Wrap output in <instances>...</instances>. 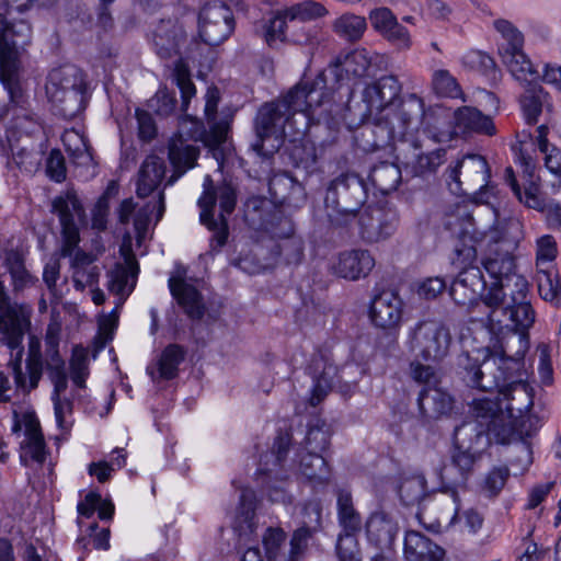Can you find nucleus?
<instances>
[{
  "instance_id": "obj_28",
  "label": "nucleus",
  "mask_w": 561,
  "mask_h": 561,
  "mask_svg": "<svg viewBox=\"0 0 561 561\" xmlns=\"http://www.w3.org/2000/svg\"><path fill=\"white\" fill-rule=\"evenodd\" d=\"M233 529L239 536V545L248 546L254 541L256 530L255 522V493L244 488L240 494V507L233 523Z\"/></svg>"
},
{
  "instance_id": "obj_14",
  "label": "nucleus",
  "mask_w": 561,
  "mask_h": 561,
  "mask_svg": "<svg viewBox=\"0 0 561 561\" xmlns=\"http://www.w3.org/2000/svg\"><path fill=\"white\" fill-rule=\"evenodd\" d=\"M399 215L394 208L368 206L358 215L359 236L367 243H377L394 234Z\"/></svg>"
},
{
  "instance_id": "obj_51",
  "label": "nucleus",
  "mask_w": 561,
  "mask_h": 561,
  "mask_svg": "<svg viewBox=\"0 0 561 561\" xmlns=\"http://www.w3.org/2000/svg\"><path fill=\"white\" fill-rule=\"evenodd\" d=\"M446 150L436 149L428 153H417L413 160L407 162L405 168L410 169L415 176H423L426 173L435 172L445 161Z\"/></svg>"
},
{
  "instance_id": "obj_46",
  "label": "nucleus",
  "mask_w": 561,
  "mask_h": 561,
  "mask_svg": "<svg viewBox=\"0 0 561 561\" xmlns=\"http://www.w3.org/2000/svg\"><path fill=\"white\" fill-rule=\"evenodd\" d=\"M219 102V92L216 88L208 89L205 103V115L210 125V136L214 145L218 146L226 140L229 125L227 122L216 123V112Z\"/></svg>"
},
{
  "instance_id": "obj_57",
  "label": "nucleus",
  "mask_w": 561,
  "mask_h": 561,
  "mask_svg": "<svg viewBox=\"0 0 561 561\" xmlns=\"http://www.w3.org/2000/svg\"><path fill=\"white\" fill-rule=\"evenodd\" d=\"M558 244L553 236L545 234L536 240V270L553 268Z\"/></svg>"
},
{
  "instance_id": "obj_63",
  "label": "nucleus",
  "mask_w": 561,
  "mask_h": 561,
  "mask_svg": "<svg viewBox=\"0 0 561 561\" xmlns=\"http://www.w3.org/2000/svg\"><path fill=\"white\" fill-rule=\"evenodd\" d=\"M286 540L282 528L268 527L263 536V546L268 561H277L280 549Z\"/></svg>"
},
{
  "instance_id": "obj_15",
  "label": "nucleus",
  "mask_w": 561,
  "mask_h": 561,
  "mask_svg": "<svg viewBox=\"0 0 561 561\" xmlns=\"http://www.w3.org/2000/svg\"><path fill=\"white\" fill-rule=\"evenodd\" d=\"M471 434L468 425L458 427L455 432V449L451 454V465L457 468L459 476L456 478L450 477V468L445 467L442 470V480H448L454 484H462L467 481L468 476L471 473L476 461L481 457L484 448L481 444H476V439L466 445L461 436Z\"/></svg>"
},
{
  "instance_id": "obj_27",
  "label": "nucleus",
  "mask_w": 561,
  "mask_h": 561,
  "mask_svg": "<svg viewBox=\"0 0 561 561\" xmlns=\"http://www.w3.org/2000/svg\"><path fill=\"white\" fill-rule=\"evenodd\" d=\"M25 48L9 47L0 44V80L8 90L11 100L14 101L21 93L19 75L22 67V55Z\"/></svg>"
},
{
  "instance_id": "obj_55",
  "label": "nucleus",
  "mask_w": 561,
  "mask_h": 561,
  "mask_svg": "<svg viewBox=\"0 0 561 561\" xmlns=\"http://www.w3.org/2000/svg\"><path fill=\"white\" fill-rule=\"evenodd\" d=\"M426 493V480L422 474L403 478L399 486V494L405 505L419 503Z\"/></svg>"
},
{
  "instance_id": "obj_58",
  "label": "nucleus",
  "mask_w": 561,
  "mask_h": 561,
  "mask_svg": "<svg viewBox=\"0 0 561 561\" xmlns=\"http://www.w3.org/2000/svg\"><path fill=\"white\" fill-rule=\"evenodd\" d=\"M432 87L436 94L447 98H460L462 92L456 78L445 69H437L432 75Z\"/></svg>"
},
{
  "instance_id": "obj_11",
  "label": "nucleus",
  "mask_w": 561,
  "mask_h": 561,
  "mask_svg": "<svg viewBox=\"0 0 561 561\" xmlns=\"http://www.w3.org/2000/svg\"><path fill=\"white\" fill-rule=\"evenodd\" d=\"M447 176L453 192L466 194L468 190L479 187V192L473 195L474 203H489L488 184L491 174L489 164L482 156H463L455 165L448 168Z\"/></svg>"
},
{
  "instance_id": "obj_33",
  "label": "nucleus",
  "mask_w": 561,
  "mask_h": 561,
  "mask_svg": "<svg viewBox=\"0 0 561 561\" xmlns=\"http://www.w3.org/2000/svg\"><path fill=\"white\" fill-rule=\"evenodd\" d=\"M164 174V161L157 156H148L138 172L137 196L145 198L152 194L159 187Z\"/></svg>"
},
{
  "instance_id": "obj_26",
  "label": "nucleus",
  "mask_w": 561,
  "mask_h": 561,
  "mask_svg": "<svg viewBox=\"0 0 561 561\" xmlns=\"http://www.w3.org/2000/svg\"><path fill=\"white\" fill-rule=\"evenodd\" d=\"M375 267V259L368 250L355 249L342 252L334 265V273L350 280L366 277Z\"/></svg>"
},
{
  "instance_id": "obj_45",
  "label": "nucleus",
  "mask_w": 561,
  "mask_h": 561,
  "mask_svg": "<svg viewBox=\"0 0 561 561\" xmlns=\"http://www.w3.org/2000/svg\"><path fill=\"white\" fill-rule=\"evenodd\" d=\"M64 146L73 160L80 165H88L92 161V154L85 137L75 129L66 130L62 135Z\"/></svg>"
},
{
  "instance_id": "obj_31",
  "label": "nucleus",
  "mask_w": 561,
  "mask_h": 561,
  "mask_svg": "<svg viewBox=\"0 0 561 561\" xmlns=\"http://www.w3.org/2000/svg\"><path fill=\"white\" fill-rule=\"evenodd\" d=\"M0 332L2 340L16 347L24 336L23 319L18 311L10 305L9 297L5 294L4 285L0 280Z\"/></svg>"
},
{
  "instance_id": "obj_34",
  "label": "nucleus",
  "mask_w": 561,
  "mask_h": 561,
  "mask_svg": "<svg viewBox=\"0 0 561 561\" xmlns=\"http://www.w3.org/2000/svg\"><path fill=\"white\" fill-rule=\"evenodd\" d=\"M21 448V460L25 465L30 460L43 463L46 459V445L39 422L31 415L25 417V439Z\"/></svg>"
},
{
  "instance_id": "obj_64",
  "label": "nucleus",
  "mask_w": 561,
  "mask_h": 561,
  "mask_svg": "<svg viewBox=\"0 0 561 561\" xmlns=\"http://www.w3.org/2000/svg\"><path fill=\"white\" fill-rule=\"evenodd\" d=\"M311 537V530L308 527L296 529L290 539L289 552L284 561H300L308 548V541Z\"/></svg>"
},
{
  "instance_id": "obj_17",
  "label": "nucleus",
  "mask_w": 561,
  "mask_h": 561,
  "mask_svg": "<svg viewBox=\"0 0 561 561\" xmlns=\"http://www.w3.org/2000/svg\"><path fill=\"white\" fill-rule=\"evenodd\" d=\"M446 228L460 240L463 241V248H456L458 256L466 260H473L477 255L474 247L478 240V232L472 217V213L467 204H458L446 215Z\"/></svg>"
},
{
  "instance_id": "obj_42",
  "label": "nucleus",
  "mask_w": 561,
  "mask_h": 561,
  "mask_svg": "<svg viewBox=\"0 0 561 561\" xmlns=\"http://www.w3.org/2000/svg\"><path fill=\"white\" fill-rule=\"evenodd\" d=\"M369 179L381 194H389L397 190L401 181V170L394 163L381 162L371 169Z\"/></svg>"
},
{
  "instance_id": "obj_53",
  "label": "nucleus",
  "mask_w": 561,
  "mask_h": 561,
  "mask_svg": "<svg viewBox=\"0 0 561 561\" xmlns=\"http://www.w3.org/2000/svg\"><path fill=\"white\" fill-rule=\"evenodd\" d=\"M526 92L520 98V106L527 124L533 125L538 121L542 111V89L538 83L526 85Z\"/></svg>"
},
{
  "instance_id": "obj_41",
  "label": "nucleus",
  "mask_w": 561,
  "mask_h": 561,
  "mask_svg": "<svg viewBox=\"0 0 561 561\" xmlns=\"http://www.w3.org/2000/svg\"><path fill=\"white\" fill-rule=\"evenodd\" d=\"M378 56L366 48H355L346 54L343 58H337L335 61L336 67L342 69L350 76L364 77L367 75L369 67L375 58Z\"/></svg>"
},
{
  "instance_id": "obj_13",
  "label": "nucleus",
  "mask_w": 561,
  "mask_h": 561,
  "mask_svg": "<svg viewBox=\"0 0 561 561\" xmlns=\"http://www.w3.org/2000/svg\"><path fill=\"white\" fill-rule=\"evenodd\" d=\"M232 10L221 1L206 3L198 14V36L209 46H217L234 31Z\"/></svg>"
},
{
  "instance_id": "obj_38",
  "label": "nucleus",
  "mask_w": 561,
  "mask_h": 561,
  "mask_svg": "<svg viewBox=\"0 0 561 561\" xmlns=\"http://www.w3.org/2000/svg\"><path fill=\"white\" fill-rule=\"evenodd\" d=\"M331 31L342 41L355 43L362 39L366 30L367 22L362 15L353 12H344L331 22Z\"/></svg>"
},
{
  "instance_id": "obj_22",
  "label": "nucleus",
  "mask_w": 561,
  "mask_h": 561,
  "mask_svg": "<svg viewBox=\"0 0 561 561\" xmlns=\"http://www.w3.org/2000/svg\"><path fill=\"white\" fill-rule=\"evenodd\" d=\"M401 84L394 76H383L368 84L363 91V101L367 104L369 115L382 111L394 101L401 92Z\"/></svg>"
},
{
  "instance_id": "obj_4",
  "label": "nucleus",
  "mask_w": 561,
  "mask_h": 561,
  "mask_svg": "<svg viewBox=\"0 0 561 561\" xmlns=\"http://www.w3.org/2000/svg\"><path fill=\"white\" fill-rule=\"evenodd\" d=\"M519 363L514 359L492 356L488 350L474 354L466 353L459 357L460 375L471 388L484 392L497 391L504 399L525 398L530 403L528 385L513 375Z\"/></svg>"
},
{
  "instance_id": "obj_61",
  "label": "nucleus",
  "mask_w": 561,
  "mask_h": 561,
  "mask_svg": "<svg viewBox=\"0 0 561 561\" xmlns=\"http://www.w3.org/2000/svg\"><path fill=\"white\" fill-rule=\"evenodd\" d=\"M423 359H414L410 363V377L424 388H434L439 385V376L437 370L422 363Z\"/></svg>"
},
{
  "instance_id": "obj_10",
  "label": "nucleus",
  "mask_w": 561,
  "mask_h": 561,
  "mask_svg": "<svg viewBox=\"0 0 561 561\" xmlns=\"http://www.w3.org/2000/svg\"><path fill=\"white\" fill-rule=\"evenodd\" d=\"M453 335L448 325L439 320L417 321L409 328L405 345L416 359L440 363L449 354Z\"/></svg>"
},
{
  "instance_id": "obj_37",
  "label": "nucleus",
  "mask_w": 561,
  "mask_h": 561,
  "mask_svg": "<svg viewBox=\"0 0 561 561\" xmlns=\"http://www.w3.org/2000/svg\"><path fill=\"white\" fill-rule=\"evenodd\" d=\"M417 402L421 413L432 419L447 414L453 408L450 394L438 386L434 388H423Z\"/></svg>"
},
{
  "instance_id": "obj_19",
  "label": "nucleus",
  "mask_w": 561,
  "mask_h": 561,
  "mask_svg": "<svg viewBox=\"0 0 561 561\" xmlns=\"http://www.w3.org/2000/svg\"><path fill=\"white\" fill-rule=\"evenodd\" d=\"M164 210L165 205L163 192H159L157 199L153 203L149 202L145 204L137 211L136 203L133 201V198H126L121 203L117 210L118 221L122 225H128L130 218L134 216V229L136 232V239L137 242L140 243L141 240L146 237L153 211H156L157 221H159L162 218Z\"/></svg>"
},
{
  "instance_id": "obj_54",
  "label": "nucleus",
  "mask_w": 561,
  "mask_h": 561,
  "mask_svg": "<svg viewBox=\"0 0 561 561\" xmlns=\"http://www.w3.org/2000/svg\"><path fill=\"white\" fill-rule=\"evenodd\" d=\"M172 78L181 91L182 111L186 112L190 100L196 94V88L191 79L190 68L182 59L175 62Z\"/></svg>"
},
{
  "instance_id": "obj_43",
  "label": "nucleus",
  "mask_w": 561,
  "mask_h": 561,
  "mask_svg": "<svg viewBox=\"0 0 561 561\" xmlns=\"http://www.w3.org/2000/svg\"><path fill=\"white\" fill-rule=\"evenodd\" d=\"M31 39V27L24 21L15 23L9 22L4 16L0 15V44L5 43L11 47L25 48Z\"/></svg>"
},
{
  "instance_id": "obj_1",
  "label": "nucleus",
  "mask_w": 561,
  "mask_h": 561,
  "mask_svg": "<svg viewBox=\"0 0 561 561\" xmlns=\"http://www.w3.org/2000/svg\"><path fill=\"white\" fill-rule=\"evenodd\" d=\"M331 93L323 71L312 80H301L282 98L262 105L255 117L256 140L251 149L270 158L280 146L283 137L305 135L314 111L329 103Z\"/></svg>"
},
{
  "instance_id": "obj_2",
  "label": "nucleus",
  "mask_w": 561,
  "mask_h": 561,
  "mask_svg": "<svg viewBox=\"0 0 561 561\" xmlns=\"http://www.w3.org/2000/svg\"><path fill=\"white\" fill-rule=\"evenodd\" d=\"M483 266L493 279L482 297L485 325L495 334L504 329L525 334L536 313L529 300V284L516 273L514 255L508 250H494Z\"/></svg>"
},
{
  "instance_id": "obj_44",
  "label": "nucleus",
  "mask_w": 561,
  "mask_h": 561,
  "mask_svg": "<svg viewBox=\"0 0 561 561\" xmlns=\"http://www.w3.org/2000/svg\"><path fill=\"white\" fill-rule=\"evenodd\" d=\"M536 271V282L540 297L556 306L561 305V279H559L554 268Z\"/></svg>"
},
{
  "instance_id": "obj_60",
  "label": "nucleus",
  "mask_w": 561,
  "mask_h": 561,
  "mask_svg": "<svg viewBox=\"0 0 561 561\" xmlns=\"http://www.w3.org/2000/svg\"><path fill=\"white\" fill-rule=\"evenodd\" d=\"M46 369L48 377L54 385L51 399L64 398L62 394L68 387V376L66 373L65 360L57 357L53 360H47Z\"/></svg>"
},
{
  "instance_id": "obj_9",
  "label": "nucleus",
  "mask_w": 561,
  "mask_h": 561,
  "mask_svg": "<svg viewBox=\"0 0 561 561\" xmlns=\"http://www.w3.org/2000/svg\"><path fill=\"white\" fill-rule=\"evenodd\" d=\"M367 199L366 185L357 174H343L334 179L324 198L328 216L333 224L347 225L356 217Z\"/></svg>"
},
{
  "instance_id": "obj_3",
  "label": "nucleus",
  "mask_w": 561,
  "mask_h": 561,
  "mask_svg": "<svg viewBox=\"0 0 561 561\" xmlns=\"http://www.w3.org/2000/svg\"><path fill=\"white\" fill-rule=\"evenodd\" d=\"M51 211L58 216L61 226V255L70 257L72 282L77 290L93 287L99 283L100 268L94 265L95 256L78 249L80 242L79 224L84 217L83 206L77 194L67 191L57 196L51 204Z\"/></svg>"
},
{
  "instance_id": "obj_48",
  "label": "nucleus",
  "mask_w": 561,
  "mask_h": 561,
  "mask_svg": "<svg viewBox=\"0 0 561 561\" xmlns=\"http://www.w3.org/2000/svg\"><path fill=\"white\" fill-rule=\"evenodd\" d=\"M495 30L501 34L502 42L499 44V55L504 56V51L514 53L523 49V34L507 20L494 21Z\"/></svg>"
},
{
  "instance_id": "obj_32",
  "label": "nucleus",
  "mask_w": 561,
  "mask_h": 561,
  "mask_svg": "<svg viewBox=\"0 0 561 561\" xmlns=\"http://www.w3.org/2000/svg\"><path fill=\"white\" fill-rule=\"evenodd\" d=\"M444 550L419 531H407L404 557L408 561H442Z\"/></svg>"
},
{
  "instance_id": "obj_35",
  "label": "nucleus",
  "mask_w": 561,
  "mask_h": 561,
  "mask_svg": "<svg viewBox=\"0 0 561 561\" xmlns=\"http://www.w3.org/2000/svg\"><path fill=\"white\" fill-rule=\"evenodd\" d=\"M470 433L476 438V444H481L483 448L488 447L492 439L497 444L506 445L514 440L515 431L502 413L486 423L488 433L484 434L478 426L468 425Z\"/></svg>"
},
{
  "instance_id": "obj_20",
  "label": "nucleus",
  "mask_w": 561,
  "mask_h": 561,
  "mask_svg": "<svg viewBox=\"0 0 561 561\" xmlns=\"http://www.w3.org/2000/svg\"><path fill=\"white\" fill-rule=\"evenodd\" d=\"M486 283L481 268L477 265L463 267L454 279L449 288L453 300L460 306H468L479 297H483Z\"/></svg>"
},
{
  "instance_id": "obj_47",
  "label": "nucleus",
  "mask_w": 561,
  "mask_h": 561,
  "mask_svg": "<svg viewBox=\"0 0 561 561\" xmlns=\"http://www.w3.org/2000/svg\"><path fill=\"white\" fill-rule=\"evenodd\" d=\"M185 350L179 344L168 345L157 363L159 378L170 380L176 377L179 365L184 360Z\"/></svg>"
},
{
  "instance_id": "obj_30",
  "label": "nucleus",
  "mask_w": 561,
  "mask_h": 561,
  "mask_svg": "<svg viewBox=\"0 0 561 561\" xmlns=\"http://www.w3.org/2000/svg\"><path fill=\"white\" fill-rule=\"evenodd\" d=\"M312 377L311 397L309 402L312 407L319 404L330 392L333 378L336 375V367L329 363L324 356L314 355L309 366Z\"/></svg>"
},
{
  "instance_id": "obj_8",
  "label": "nucleus",
  "mask_w": 561,
  "mask_h": 561,
  "mask_svg": "<svg viewBox=\"0 0 561 561\" xmlns=\"http://www.w3.org/2000/svg\"><path fill=\"white\" fill-rule=\"evenodd\" d=\"M328 14V10L313 0H306L282 10L273 11L267 18L261 20L255 27L268 47L275 48L287 43L289 27L297 21L308 22Z\"/></svg>"
},
{
  "instance_id": "obj_12",
  "label": "nucleus",
  "mask_w": 561,
  "mask_h": 561,
  "mask_svg": "<svg viewBox=\"0 0 561 561\" xmlns=\"http://www.w3.org/2000/svg\"><path fill=\"white\" fill-rule=\"evenodd\" d=\"M3 341L11 350L12 358L8 363V369L13 377L15 390L24 394L30 393L38 387L43 376L41 343L35 337L30 340L27 357L23 363L22 341L16 347L11 346L7 340Z\"/></svg>"
},
{
  "instance_id": "obj_62",
  "label": "nucleus",
  "mask_w": 561,
  "mask_h": 561,
  "mask_svg": "<svg viewBox=\"0 0 561 561\" xmlns=\"http://www.w3.org/2000/svg\"><path fill=\"white\" fill-rule=\"evenodd\" d=\"M356 535L340 533L335 546L339 561H360Z\"/></svg>"
},
{
  "instance_id": "obj_52",
  "label": "nucleus",
  "mask_w": 561,
  "mask_h": 561,
  "mask_svg": "<svg viewBox=\"0 0 561 561\" xmlns=\"http://www.w3.org/2000/svg\"><path fill=\"white\" fill-rule=\"evenodd\" d=\"M449 495L454 512L450 517L449 525H455L456 523L463 520L465 527L470 533H477L482 527L483 524L482 515L473 508H469L460 513V502L458 493L454 489H450Z\"/></svg>"
},
{
  "instance_id": "obj_16",
  "label": "nucleus",
  "mask_w": 561,
  "mask_h": 561,
  "mask_svg": "<svg viewBox=\"0 0 561 561\" xmlns=\"http://www.w3.org/2000/svg\"><path fill=\"white\" fill-rule=\"evenodd\" d=\"M149 36L156 54L161 59H170L179 55L187 38L184 25L174 18L158 21Z\"/></svg>"
},
{
  "instance_id": "obj_56",
  "label": "nucleus",
  "mask_w": 561,
  "mask_h": 561,
  "mask_svg": "<svg viewBox=\"0 0 561 561\" xmlns=\"http://www.w3.org/2000/svg\"><path fill=\"white\" fill-rule=\"evenodd\" d=\"M506 181L508 182L512 191L515 196L519 199V202L524 203L527 207L534 209H541L543 207V201L539 194V187L535 183H530L527 187H525L524 192H522L520 187L517 184V181L514 176V172L512 168H507L505 170Z\"/></svg>"
},
{
  "instance_id": "obj_25",
  "label": "nucleus",
  "mask_w": 561,
  "mask_h": 561,
  "mask_svg": "<svg viewBox=\"0 0 561 561\" xmlns=\"http://www.w3.org/2000/svg\"><path fill=\"white\" fill-rule=\"evenodd\" d=\"M454 133L456 135L481 134L493 136L496 134L492 117L472 106L457 108L454 113Z\"/></svg>"
},
{
  "instance_id": "obj_23",
  "label": "nucleus",
  "mask_w": 561,
  "mask_h": 561,
  "mask_svg": "<svg viewBox=\"0 0 561 561\" xmlns=\"http://www.w3.org/2000/svg\"><path fill=\"white\" fill-rule=\"evenodd\" d=\"M169 288L191 320H201L206 311L201 293L184 280V273L180 271L169 278Z\"/></svg>"
},
{
  "instance_id": "obj_5",
  "label": "nucleus",
  "mask_w": 561,
  "mask_h": 561,
  "mask_svg": "<svg viewBox=\"0 0 561 561\" xmlns=\"http://www.w3.org/2000/svg\"><path fill=\"white\" fill-rule=\"evenodd\" d=\"M371 116L375 123L365 125L360 137L364 150L375 151L417 130L424 116V102L416 94H409L399 104L388 105Z\"/></svg>"
},
{
  "instance_id": "obj_29",
  "label": "nucleus",
  "mask_w": 561,
  "mask_h": 561,
  "mask_svg": "<svg viewBox=\"0 0 561 561\" xmlns=\"http://www.w3.org/2000/svg\"><path fill=\"white\" fill-rule=\"evenodd\" d=\"M365 530L368 541L383 551L391 548L398 533V525L385 512H375L368 517Z\"/></svg>"
},
{
  "instance_id": "obj_49",
  "label": "nucleus",
  "mask_w": 561,
  "mask_h": 561,
  "mask_svg": "<svg viewBox=\"0 0 561 561\" xmlns=\"http://www.w3.org/2000/svg\"><path fill=\"white\" fill-rule=\"evenodd\" d=\"M300 473L308 480L325 482L330 477V470L325 459L317 453H307L300 458Z\"/></svg>"
},
{
  "instance_id": "obj_39",
  "label": "nucleus",
  "mask_w": 561,
  "mask_h": 561,
  "mask_svg": "<svg viewBox=\"0 0 561 561\" xmlns=\"http://www.w3.org/2000/svg\"><path fill=\"white\" fill-rule=\"evenodd\" d=\"M4 265L10 273L13 289L23 290L34 285L36 278L25 267L24 255L16 250H8L4 254Z\"/></svg>"
},
{
  "instance_id": "obj_21",
  "label": "nucleus",
  "mask_w": 561,
  "mask_h": 561,
  "mask_svg": "<svg viewBox=\"0 0 561 561\" xmlns=\"http://www.w3.org/2000/svg\"><path fill=\"white\" fill-rule=\"evenodd\" d=\"M199 157V147L192 144L181 133L174 135L168 144V158L173 168L167 185L174 184L183 174L193 169Z\"/></svg>"
},
{
  "instance_id": "obj_7",
  "label": "nucleus",
  "mask_w": 561,
  "mask_h": 561,
  "mask_svg": "<svg viewBox=\"0 0 561 561\" xmlns=\"http://www.w3.org/2000/svg\"><path fill=\"white\" fill-rule=\"evenodd\" d=\"M46 96L55 114L73 118L87 104V84L81 70L65 65L49 72L45 85Z\"/></svg>"
},
{
  "instance_id": "obj_36",
  "label": "nucleus",
  "mask_w": 561,
  "mask_h": 561,
  "mask_svg": "<svg viewBox=\"0 0 561 561\" xmlns=\"http://www.w3.org/2000/svg\"><path fill=\"white\" fill-rule=\"evenodd\" d=\"M501 60L511 75L524 87L539 82V71L524 53V49L514 53L504 51V56H501Z\"/></svg>"
},
{
  "instance_id": "obj_40",
  "label": "nucleus",
  "mask_w": 561,
  "mask_h": 561,
  "mask_svg": "<svg viewBox=\"0 0 561 561\" xmlns=\"http://www.w3.org/2000/svg\"><path fill=\"white\" fill-rule=\"evenodd\" d=\"M337 519L344 534H358L362 529V517L353 504L352 494L346 490L337 492Z\"/></svg>"
},
{
  "instance_id": "obj_59",
  "label": "nucleus",
  "mask_w": 561,
  "mask_h": 561,
  "mask_svg": "<svg viewBox=\"0 0 561 561\" xmlns=\"http://www.w3.org/2000/svg\"><path fill=\"white\" fill-rule=\"evenodd\" d=\"M89 376L88 351L82 346H75L70 359V378L78 388H85Z\"/></svg>"
},
{
  "instance_id": "obj_24",
  "label": "nucleus",
  "mask_w": 561,
  "mask_h": 561,
  "mask_svg": "<svg viewBox=\"0 0 561 561\" xmlns=\"http://www.w3.org/2000/svg\"><path fill=\"white\" fill-rule=\"evenodd\" d=\"M369 316L376 327L391 329L399 324L402 316V301L393 291H382L375 296Z\"/></svg>"
},
{
  "instance_id": "obj_6",
  "label": "nucleus",
  "mask_w": 561,
  "mask_h": 561,
  "mask_svg": "<svg viewBox=\"0 0 561 561\" xmlns=\"http://www.w3.org/2000/svg\"><path fill=\"white\" fill-rule=\"evenodd\" d=\"M204 192L198 198L197 205L201 208L199 220L213 232L210 250L220 251L228 239L227 216L232 214L237 204L236 188L227 182L217 186L213 185L209 175L204 179Z\"/></svg>"
},
{
  "instance_id": "obj_50",
  "label": "nucleus",
  "mask_w": 561,
  "mask_h": 561,
  "mask_svg": "<svg viewBox=\"0 0 561 561\" xmlns=\"http://www.w3.org/2000/svg\"><path fill=\"white\" fill-rule=\"evenodd\" d=\"M14 115L13 122L5 127L4 134L1 135L2 138L5 139V136L9 135L14 142H28L30 134L39 130L41 125L27 113L16 114L14 112Z\"/></svg>"
},
{
  "instance_id": "obj_18",
  "label": "nucleus",
  "mask_w": 561,
  "mask_h": 561,
  "mask_svg": "<svg viewBox=\"0 0 561 561\" xmlns=\"http://www.w3.org/2000/svg\"><path fill=\"white\" fill-rule=\"evenodd\" d=\"M121 247V254L124 257V264H116L108 272V290L118 296L123 302L130 295L136 285V278L139 272L138 262L130 247V236L126 237Z\"/></svg>"
}]
</instances>
